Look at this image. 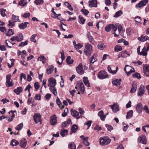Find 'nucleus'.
Here are the masks:
<instances>
[{
    "label": "nucleus",
    "instance_id": "f257e3e1",
    "mask_svg": "<svg viewBox=\"0 0 149 149\" xmlns=\"http://www.w3.org/2000/svg\"><path fill=\"white\" fill-rule=\"evenodd\" d=\"M84 49V54L87 56H89L91 55L93 51V47L89 43H86L85 44Z\"/></svg>",
    "mask_w": 149,
    "mask_h": 149
},
{
    "label": "nucleus",
    "instance_id": "f03ea898",
    "mask_svg": "<svg viewBox=\"0 0 149 149\" xmlns=\"http://www.w3.org/2000/svg\"><path fill=\"white\" fill-rule=\"evenodd\" d=\"M75 88L78 92L77 94H84L85 91L84 85L81 81L78 82L75 86Z\"/></svg>",
    "mask_w": 149,
    "mask_h": 149
},
{
    "label": "nucleus",
    "instance_id": "7ed1b4c3",
    "mask_svg": "<svg viewBox=\"0 0 149 149\" xmlns=\"http://www.w3.org/2000/svg\"><path fill=\"white\" fill-rule=\"evenodd\" d=\"M100 144L102 146L109 144L111 141V139L107 136H104L100 139Z\"/></svg>",
    "mask_w": 149,
    "mask_h": 149
},
{
    "label": "nucleus",
    "instance_id": "20e7f679",
    "mask_svg": "<svg viewBox=\"0 0 149 149\" xmlns=\"http://www.w3.org/2000/svg\"><path fill=\"white\" fill-rule=\"evenodd\" d=\"M56 84V80L52 77L50 78L48 81V86L49 88L55 87Z\"/></svg>",
    "mask_w": 149,
    "mask_h": 149
},
{
    "label": "nucleus",
    "instance_id": "39448f33",
    "mask_svg": "<svg viewBox=\"0 0 149 149\" xmlns=\"http://www.w3.org/2000/svg\"><path fill=\"white\" fill-rule=\"evenodd\" d=\"M34 121L37 124L39 122L40 123V124L42 123V120H41V116L40 114L39 113H35L33 116Z\"/></svg>",
    "mask_w": 149,
    "mask_h": 149
},
{
    "label": "nucleus",
    "instance_id": "423d86ee",
    "mask_svg": "<svg viewBox=\"0 0 149 149\" xmlns=\"http://www.w3.org/2000/svg\"><path fill=\"white\" fill-rule=\"evenodd\" d=\"M11 75L10 74H8L6 76V85L7 86L9 87L13 86L14 85V83L12 80H11Z\"/></svg>",
    "mask_w": 149,
    "mask_h": 149
},
{
    "label": "nucleus",
    "instance_id": "0eeeda50",
    "mask_svg": "<svg viewBox=\"0 0 149 149\" xmlns=\"http://www.w3.org/2000/svg\"><path fill=\"white\" fill-rule=\"evenodd\" d=\"M108 77L107 73L104 71H100L98 74V78L100 79H103L106 78Z\"/></svg>",
    "mask_w": 149,
    "mask_h": 149
},
{
    "label": "nucleus",
    "instance_id": "6e6552de",
    "mask_svg": "<svg viewBox=\"0 0 149 149\" xmlns=\"http://www.w3.org/2000/svg\"><path fill=\"white\" fill-rule=\"evenodd\" d=\"M76 70L77 72L80 75L84 74V70L83 68V65L81 63H80L76 68Z\"/></svg>",
    "mask_w": 149,
    "mask_h": 149
},
{
    "label": "nucleus",
    "instance_id": "1a4fd4ad",
    "mask_svg": "<svg viewBox=\"0 0 149 149\" xmlns=\"http://www.w3.org/2000/svg\"><path fill=\"white\" fill-rule=\"evenodd\" d=\"M112 111L115 113H116L119 110L118 104L117 103H114L113 105H110Z\"/></svg>",
    "mask_w": 149,
    "mask_h": 149
},
{
    "label": "nucleus",
    "instance_id": "9d476101",
    "mask_svg": "<svg viewBox=\"0 0 149 149\" xmlns=\"http://www.w3.org/2000/svg\"><path fill=\"white\" fill-rule=\"evenodd\" d=\"M138 141L140 143L146 144L147 142L146 136L144 135L139 136L138 139Z\"/></svg>",
    "mask_w": 149,
    "mask_h": 149
},
{
    "label": "nucleus",
    "instance_id": "9b49d317",
    "mask_svg": "<svg viewBox=\"0 0 149 149\" xmlns=\"http://www.w3.org/2000/svg\"><path fill=\"white\" fill-rule=\"evenodd\" d=\"M27 145V141L25 138H22L20 141L19 146L22 148H25Z\"/></svg>",
    "mask_w": 149,
    "mask_h": 149
},
{
    "label": "nucleus",
    "instance_id": "f8f14e48",
    "mask_svg": "<svg viewBox=\"0 0 149 149\" xmlns=\"http://www.w3.org/2000/svg\"><path fill=\"white\" fill-rule=\"evenodd\" d=\"M121 81L122 80L121 79H116L112 81V83L113 85L116 86L120 88V84Z\"/></svg>",
    "mask_w": 149,
    "mask_h": 149
},
{
    "label": "nucleus",
    "instance_id": "ddd939ff",
    "mask_svg": "<svg viewBox=\"0 0 149 149\" xmlns=\"http://www.w3.org/2000/svg\"><path fill=\"white\" fill-rule=\"evenodd\" d=\"M71 115L75 117H76L77 119H78L80 117L79 116V112L74 109H71Z\"/></svg>",
    "mask_w": 149,
    "mask_h": 149
},
{
    "label": "nucleus",
    "instance_id": "4468645a",
    "mask_svg": "<svg viewBox=\"0 0 149 149\" xmlns=\"http://www.w3.org/2000/svg\"><path fill=\"white\" fill-rule=\"evenodd\" d=\"M148 2V0H142L136 5V6L138 8H141L142 7H143L146 5Z\"/></svg>",
    "mask_w": 149,
    "mask_h": 149
},
{
    "label": "nucleus",
    "instance_id": "2eb2a0df",
    "mask_svg": "<svg viewBox=\"0 0 149 149\" xmlns=\"http://www.w3.org/2000/svg\"><path fill=\"white\" fill-rule=\"evenodd\" d=\"M88 5L91 7H97V0H92L89 1L88 2Z\"/></svg>",
    "mask_w": 149,
    "mask_h": 149
},
{
    "label": "nucleus",
    "instance_id": "dca6fc26",
    "mask_svg": "<svg viewBox=\"0 0 149 149\" xmlns=\"http://www.w3.org/2000/svg\"><path fill=\"white\" fill-rule=\"evenodd\" d=\"M86 35L90 43L92 45H94L95 41L93 37L91 36L90 32L88 31Z\"/></svg>",
    "mask_w": 149,
    "mask_h": 149
},
{
    "label": "nucleus",
    "instance_id": "f3484780",
    "mask_svg": "<svg viewBox=\"0 0 149 149\" xmlns=\"http://www.w3.org/2000/svg\"><path fill=\"white\" fill-rule=\"evenodd\" d=\"M50 122L51 125H54L56 123L57 120L56 119V117L55 115H54L53 116H52L50 117Z\"/></svg>",
    "mask_w": 149,
    "mask_h": 149
},
{
    "label": "nucleus",
    "instance_id": "a211bd4d",
    "mask_svg": "<svg viewBox=\"0 0 149 149\" xmlns=\"http://www.w3.org/2000/svg\"><path fill=\"white\" fill-rule=\"evenodd\" d=\"M80 138L83 140V143L86 146H88L90 145V143L88 141V137H84V135H81L80 136Z\"/></svg>",
    "mask_w": 149,
    "mask_h": 149
},
{
    "label": "nucleus",
    "instance_id": "6ab92c4d",
    "mask_svg": "<svg viewBox=\"0 0 149 149\" xmlns=\"http://www.w3.org/2000/svg\"><path fill=\"white\" fill-rule=\"evenodd\" d=\"M142 105L141 103H139L136 106V110L137 112L139 113H141L142 112L143 109Z\"/></svg>",
    "mask_w": 149,
    "mask_h": 149
},
{
    "label": "nucleus",
    "instance_id": "aec40b11",
    "mask_svg": "<svg viewBox=\"0 0 149 149\" xmlns=\"http://www.w3.org/2000/svg\"><path fill=\"white\" fill-rule=\"evenodd\" d=\"M144 93V87L143 86H141L138 93V95L139 96L141 97Z\"/></svg>",
    "mask_w": 149,
    "mask_h": 149
},
{
    "label": "nucleus",
    "instance_id": "412c9836",
    "mask_svg": "<svg viewBox=\"0 0 149 149\" xmlns=\"http://www.w3.org/2000/svg\"><path fill=\"white\" fill-rule=\"evenodd\" d=\"M115 26L117 28V29H118V34H119L120 33L122 34L123 33L124 31L122 29V26L121 24H116Z\"/></svg>",
    "mask_w": 149,
    "mask_h": 149
},
{
    "label": "nucleus",
    "instance_id": "4be33fe9",
    "mask_svg": "<svg viewBox=\"0 0 149 149\" xmlns=\"http://www.w3.org/2000/svg\"><path fill=\"white\" fill-rule=\"evenodd\" d=\"M83 81L84 84L86 86L88 87H90V84L87 77H84L83 78Z\"/></svg>",
    "mask_w": 149,
    "mask_h": 149
},
{
    "label": "nucleus",
    "instance_id": "5701e85b",
    "mask_svg": "<svg viewBox=\"0 0 149 149\" xmlns=\"http://www.w3.org/2000/svg\"><path fill=\"white\" fill-rule=\"evenodd\" d=\"M138 39L141 42H144L147 40H149V37L147 36L142 35L140 38L138 37Z\"/></svg>",
    "mask_w": 149,
    "mask_h": 149
},
{
    "label": "nucleus",
    "instance_id": "b1692460",
    "mask_svg": "<svg viewBox=\"0 0 149 149\" xmlns=\"http://www.w3.org/2000/svg\"><path fill=\"white\" fill-rule=\"evenodd\" d=\"M37 61H40L43 64H45L47 62V59L44 56L41 55L38 58Z\"/></svg>",
    "mask_w": 149,
    "mask_h": 149
},
{
    "label": "nucleus",
    "instance_id": "393cba45",
    "mask_svg": "<svg viewBox=\"0 0 149 149\" xmlns=\"http://www.w3.org/2000/svg\"><path fill=\"white\" fill-rule=\"evenodd\" d=\"M98 116L100 117L102 120L103 121L105 120L106 118V115H104V114L103 111H100L98 113Z\"/></svg>",
    "mask_w": 149,
    "mask_h": 149
},
{
    "label": "nucleus",
    "instance_id": "a878e982",
    "mask_svg": "<svg viewBox=\"0 0 149 149\" xmlns=\"http://www.w3.org/2000/svg\"><path fill=\"white\" fill-rule=\"evenodd\" d=\"M54 66L52 65L49 66L46 72L48 74H50L54 70Z\"/></svg>",
    "mask_w": 149,
    "mask_h": 149
},
{
    "label": "nucleus",
    "instance_id": "bb28decb",
    "mask_svg": "<svg viewBox=\"0 0 149 149\" xmlns=\"http://www.w3.org/2000/svg\"><path fill=\"white\" fill-rule=\"evenodd\" d=\"M133 111L132 110L129 111L126 116V118L127 119H129L131 118L133 116Z\"/></svg>",
    "mask_w": 149,
    "mask_h": 149
},
{
    "label": "nucleus",
    "instance_id": "cd10ccee",
    "mask_svg": "<svg viewBox=\"0 0 149 149\" xmlns=\"http://www.w3.org/2000/svg\"><path fill=\"white\" fill-rule=\"evenodd\" d=\"M14 112H16V111H10L8 113L10 114V113H12V115L11 116L10 118H7L6 119L8 121L11 122L13 120L15 116V114L14 113Z\"/></svg>",
    "mask_w": 149,
    "mask_h": 149
},
{
    "label": "nucleus",
    "instance_id": "c85d7f7f",
    "mask_svg": "<svg viewBox=\"0 0 149 149\" xmlns=\"http://www.w3.org/2000/svg\"><path fill=\"white\" fill-rule=\"evenodd\" d=\"M29 23L28 22H25L19 25V27L20 29H23L27 27V25Z\"/></svg>",
    "mask_w": 149,
    "mask_h": 149
},
{
    "label": "nucleus",
    "instance_id": "c756f323",
    "mask_svg": "<svg viewBox=\"0 0 149 149\" xmlns=\"http://www.w3.org/2000/svg\"><path fill=\"white\" fill-rule=\"evenodd\" d=\"M27 4V1L26 0H20L18 2V5L22 7H24Z\"/></svg>",
    "mask_w": 149,
    "mask_h": 149
},
{
    "label": "nucleus",
    "instance_id": "7c9ffc66",
    "mask_svg": "<svg viewBox=\"0 0 149 149\" xmlns=\"http://www.w3.org/2000/svg\"><path fill=\"white\" fill-rule=\"evenodd\" d=\"M22 88L21 87H17L16 89L14 90V92L17 95H19L20 93L22 91Z\"/></svg>",
    "mask_w": 149,
    "mask_h": 149
},
{
    "label": "nucleus",
    "instance_id": "2f4dec72",
    "mask_svg": "<svg viewBox=\"0 0 149 149\" xmlns=\"http://www.w3.org/2000/svg\"><path fill=\"white\" fill-rule=\"evenodd\" d=\"M137 88V84L136 83H133L132 86V88L130 92L131 93H134L136 91Z\"/></svg>",
    "mask_w": 149,
    "mask_h": 149
},
{
    "label": "nucleus",
    "instance_id": "473e14b6",
    "mask_svg": "<svg viewBox=\"0 0 149 149\" xmlns=\"http://www.w3.org/2000/svg\"><path fill=\"white\" fill-rule=\"evenodd\" d=\"M19 144V142L16 140L13 139L11 140L10 145L12 146H16Z\"/></svg>",
    "mask_w": 149,
    "mask_h": 149
},
{
    "label": "nucleus",
    "instance_id": "72a5a7b5",
    "mask_svg": "<svg viewBox=\"0 0 149 149\" xmlns=\"http://www.w3.org/2000/svg\"><path fill=\"white\" fill-rule=\"evenodd\" d=\"M121 54H120L122 56V57L125 58L127 57V56H129L130 54L127 53V52L125 51H123L120 52Z\"/></svg>",
    "mask_w": 149,
    "mask_h": 149
},
{
    "label": "nucleus",
    "instance_id": "f704fd0d",
    "mask_svg": "<svg viewBox=\"0 0 149 149\" xmlns=\"http://www.w3.org/2000/svg\"><path fill=\"white\" fill-rule=\"evenodd\" d=\"M12 20L15 22L20 21L19 19V17L17 16H16L14 14L12 15Z\"/></svg>",
    "mask_w": 149,
    "mask_h": 149
},
{
    "label": "nucleus",
    "instance_id": "c9c22d12",
    "mask_svg": "<svg viewBox=\"0 0 149 149\" xmlns=\"http://www.w3.org/2000/svg\"><path fill=\"white\" fill-rule=\"evenodd\" d=\"M69 149H76V146L73 142L69 143L68 145Z\"/></svg>",
    "mask_w": 149,
    "mask_h": 149
},
{
    "label": "nucleus",
    "instance_id": "e433bc0d",
    "mask_svg": "<svg viewBox=\"0 0 149 149\" xmlns=\"http://www.w3.org/2000/svg\"><path fill=\"white\" fill-rule=\"evenodd\" d=\"M113 27V24L107 25L105 27V30L107 32H109L111 29H112Z\"/></svg>",
    "mask_w": 149,
    "mask_h": 149
},
{
    "label": "nucleus",
    "instance_id": "4c0bfd02",
    "mask_svg": "<svg viewBox=\"0 0 149 149\" xmlns=\"http://www.w3.org/2000/svg\"><path fill=\"white\" fill-rule=\"evenodd\" d=\"M139 55H142L143 56H146L147 55V53L146 51V48L145 46H144L142 49L141 52L140 54Z\"/></svg>",
    "mask_w": 149,
    "mask_h": 149
},
{
    "label": "nucleus",
    "instance_id": "58836bf2",
    "mask_svg": "<svg viewBox=\"0 0 149 149\" xmlns=\"http://www.w3.org/2000/svg\"><path fill=\"white\" fill-rule=\"evenodd\" d=\"M68 131L67 130H65L64 129H63L61 130L60 134L62 137H64L65 135H67L68 134Z\"/></svg>",
    "mask_w": 149,
    "mask_h": 149
},
{
    "label": "nucleus",
    "instance_id": "ea45409f",
    "mask_svg": "<svg viewBox=\"0 0 149 149\" xmlns=\"http://www.w3.org/2000/svg\"><path fill=\"white\" fill-rule=\"evenodd\" d=\"M111 32L112 33L114 34V36L115 37H117L118 36V35L119 34H118V33L117 34H116V31L117 30V28L115 26H114L113 25V27L111 29Z\"/></svg>",
    "mask_w": 149,
    "mask_h": 149
},
{
    "label": "nucleus",
    "instance_id": "a19ab883",
    "mask_svg": "<svg viewBox=\"0 0 149 149\" xmlns=\"http://www.w3.org/2000/svg\"><path fill=\"white\" fill-rule=\"evenodd\" d=\"M134 19L135 22H137V25L141 24V19L140 17L139 16L135 17Z\"/></svg>",
    "mask_w": 149,
    "mask_h": 149
},
{
    "label": "nucleus",
    "instance_id": "79ce46f5",
    "mask_svg": "<svg viewBox=\"0 0 149 149\" xmlns=\"http://www.w3.org/2000/svg\"><path fill=\"white\" fill-rule=\"evenodd\" d=\"M123 13V11L120 10L116 12L115 15H114V17H118L120 16Z\"/></svg>",
    "mask_w": 149,
    "mask_h": 149
},
{
    "label": "nucleus",
    "instance_id": "37998d69",
    "mask_svg": "<svg viewBox=\"0 0 149 149\" xmlns=\"http://www.w3.org/2000/svg\"><path fill=\"white\" fill-rule=\"evenodd\" d=\"M49 90L53 93L54 96H56L57 95V92L56 89L55 87L53 88H49Z\"/></svg>",
    "mask_w": 149,
    "mask_h": 149
},
{
    "label": "nucleus",
    "instance_id": "c03bdc74",
    "mask_svg": "<svg viewBox=\"0 0 149 149\" xmlns=\"http://www.w3.org/2000/svg\"><path fill=\"white\" fill-rule=\"evenodd\" d=\"M78 126L76 125H74L72 127L71 131L72 132L74 133L77 132L78 129Z\"/></svg>",
    "mask_w": 149,
    "mask_h": 149
},
{
    "label": "nucleus",
    "instance_id": "a18cd8bd",
    "mask_svg": "<svg viewBox=\"0 0 149 149\" xmlns=\"http://www.w3.org/2000/svg\"><path fill=\"white\" fill-rule=\"evenodd\" d=\"M73 61H74L73 59L71 58L70 57V56H68L66 60L67 63L68 64H72L73 63Z\"/></svg>",
    "mask_w": 149,
    "mask_h": 149
},
{
    "label": "nucleus",
    "instance_id": "49530a36",
    "mask_svg": "<svg viewBox=\"0 0 149 149\" xmlns=\"http://www.w3.org/2000/svg\"><path fill=\"white\" fill-rule=\"evenodd\" d=\"M23 127V124L22 123L18 125L15 128V130L18 131L20 130Z\"/></svg>",
    "mask_w": 149,
    "mask_h": 149
},
{
    "label": "nucleus",
    "instance_id": "de8ad7c7",
    "mask_svg": "<svg viewBox=\"0 0 149 149\" xmlns=\"http://www.w3.org/2000/svg\"><path fill=\"white\" fill-rule=\"evenodd\" d=\"M17 36L18 38H17V41L18 42H20L23 39V36L22 34L21 33L19 34Z\"/></svg>",
    "mask_w": 149,
    "mask_h": 149
},
{
    "label": "nucleus",
    "instance_id": "09e8293b",
    "mask_svg": "<svg viewBox=\"0 0 149 149\" xmlns=\"http://www.w3.org/2000/svg\"><path fill=\"white\" fill-rule=\"evenodd\" d=\"M56 102L57 104L60 108L62 109L64 107V106L62 104L60 99L58 98L56 99Z\"/></svg>",
    "mask_w": 149,
    "mask_h": 149
},
{
    "label": "nucleus",
    "instance_id": "8fccbe9b",
    "mask_svg": "<svg viewBox=\"0 0 149 149\" xmlns=\"http://www.w3.org/2000/svg\"><path fill=\"white\" fill-rule=\"evenodd\" d=\"M43 0H35L34 3L36 5H42L44 3Z\"/></svg>",
    "mask_w": 149,
    "mask_h": 149
},
{
    "label": "nucleus",
    "instance_id": "3c124183",
    "mask_svg": "<svg viewBox=\"0 0 149 149\" xmlns=\"http://www.w3.org/2000/svg\"><path fill=\"white\" fill-rule=\"evenodd\" d=\"M127 68L129 69H130V71L131 72V73L134 72V68H132L131 67L128 65H126L125 66V67L124 69V70L125 71H126V69Z\"/></svg>",
    "mask_w": 149,
    "mask_h": 149
},
{
    "label": "nucleus",
    "instance_id": "603ef678",
    "mask_svg": "<svg viewBox=\"0 0 149 149\" xmlns=\"http://www.w3.org/2000/svg\"><path fill=\"white\" fill-rule=\"evenodd\" d=\"M122 124L123 126V130L124 132H125L129 127V125L125 123L124 122H123Z\"/></svg>",
    "mask_w": 149,
    "mask_h": 149
},
{
    "label": "nucleus",
    "instance_id": "864d4df0",
    "mask_svg": "<svg viewBox=\"0 0 149 149\" xmlns=\"http://www.w3.org/2000/svg\"><path fill=\"white\" fill-rule=\"evenodd\" d=\"M105 46L103 44L99 43L98 44L97 47L98 49L100 50H103L105 47Z\"/></svg>",
    "mask_w": 149,
    "mask_h": 149
},
{
    "label": "nucleus",
    "instance_id": "5fc2aeb1",
    "mask_svg": "<svg viewBox=\"0 0 149 149\" xmlns=\"http://www.w3.org/2000/svg\"><path fill=\"white\" fill-rule=\"evenodd\" d=\"M132 77L134 78H137L140 79L141 78L140 74L137 72L132 74Z\"/></svg>",
    "mask_w": 149,
    "mask_h": 149
},
{
    "label": "nucleus",
    "instance_id": "6e6d98bb",
    "mask_svg": "<svg viewBox=\"0 0 149 149\" xmlns=\"http://www.w3.org/2000/svg\"><path fill=\"white\" fill-rule=\"evenodd\" d=\"M28 43V41L27 40H26L24 42H21L20 43L19 45V47H23L24 46L26 45H27Z\"/></svg>",
    "mask_w": 149,
    "mask_h": 149
},
{
    "label": "nucleus",
    "instance_id": "4d7b16f0",
    "mask_svg": "<svg viewBox=\"0 0 149 149\" xmlns=\"http://www.w3.org/2000/svg\"><path fill=\"white\" fill-rule=\"evenodd\" d=\"M14 33V32L13 31L12 29H9L6 33V35L7 36H10L13 35Z\"/></svg>",
    "mask_w": 149,
    "mask_h": 149
},
{
    "label": "nucleus",
    "instance_id": "13d9d810",
    "mask_svg": "<svg viewBox=\"0 0 149 149\" xmlns=\"http://www.w3.org/2000/svg\"><path fill=\"white\" fill-rule=\"evenodd\" d=\"M36 36V34H33L31 37L30 39L31 41H32L34 42H36V40L35 38Z\"/></svg>",
    "mask_w": 149,
    "mask_h": 149
},
{
    "label": "nucleus",
    "instance_id": "bf43d9fd",
    "mask_svg": "<svg viewBox=\"0 0 149 149\" xmlns=\"http://www.w3.org/2000/svg\"><path fill=\"white\" fill-rule=\"evenodd\" d=\"M8 22L9 24L8 25V26L9 27H13L15 25V22L10 20Z\"/></svg>",
    "mask_w": 149,
    "mask_h": 149
},
{
    "label": "nucleus",
    "instance_id": "052dcab7",
    "mask_svg": "<svg viewBox=\"0 0 149 149\" xmlns=\"http://www.w3.org/2000/svg\"><path fill=\"white\" fill-rule=\"evenodd\" d=\"M122 49V47L120 46H115L114 49V50L115 52H118L121 51Z\"/></svg>",
    "mask_w": 149,
    "mask_h": 149
},
{
    "label": "nucleus",
    "instance_id": "680f3d73",
    "mask_svg": "<svg viewBox=\"0 0 149 149\" xmlns=\"http://www.w3.org/2000/svg\"><path fill=\"white\" fill-rule=\"evenodd\" d=\"M143 65L144 71H149V66L148 65Z\"/></svg>",
    "mask_w": 149,
    "mask_h": 149
},
{
    "label": "nucleus",
    "instance_id": "e2e57ef3",
    "mask_svg": "<svg viewBox=\"0 0 149 149\" xmlns=\"http://www.w3.org/2000/svg\"><path fill=\"white\" fill-rule=\"evenodd\" d=\"M6 10L3 9H2L0 11V14H1V16L3 17H4L6 16L5 12Z\"/></svg>",
    "mask_w": 149,
    "mask_h": 149
},
{
    "label": "nucleus",
    "instance_id": "0e129e2a",
    "mask_svg": "<svg viewBox=\"0 0 149 149\" xmlns=\"http://www.w3.org/2000/svg\"><path fill=\"white\" fill-rule=\"evenodd\" d=\"M83 47V45L81 43L77 44V45L74 47L76 49H80Z\"/></svg>",
    "mask_w": 149,
    "mask_h": 149
},
{
    "label": "nucleus",
    "instance_id": "69168bd1",
    "mask_svg": "<svg viewBox=\"0 0 149 149\" xmlns=\"http://www.w3.org/2000/svg\"><path fill=\"white\" fill-rule=\"evenodd\" d=\"M105 126L107 128L108 130L109 131H111L113 129L112 126L106 124Z\"/></svg>",
    "mask_w": 149,
    "mask_h": 149
},
{
    "label": "nucleus",
    "instance_id": "338daca9",
    "mask_svg": "<svg viewBox=\"0 0 149 149\" xmlns=\"http://www.w3.org/2000/svg\"><path fill=\"white\" fill-rule=\"evenodd\" d=\"M32 87L31 85L29 84L26 86V88L24 89L25 91H28L29 92H30V89Z\"/></svg>",
    "mask_w": 149,
    "mask_h": 149
},
{
    "label": "nucleus",
    "instance_id": "774afa93",
    "mask_svg": "<svg viewBox=\"0 0 149 149\" xmlns=\"http://www.w3.org/2000/svg\"><path fill=\"white\" fill-rule=\"evenodd\" d=\"M143 109L145 111L146 113L149 114V109L148 106L145 105L143 107Z\"/></svg>",
    "mask_w": 149,
    "mask_h": 149
}]
</instances>
